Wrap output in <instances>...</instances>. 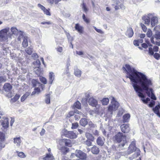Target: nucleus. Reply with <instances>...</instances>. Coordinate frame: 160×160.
<instances>
[{
    "label": "nucleus",
    "mask_w": 160,
    "mask_h": 160,
    "mask_svg": "<svg viewBox=\"0 0 160 160\" xmlns=\"http://www.w3.org/2000/svg\"><path fill=\"white\" fill-rule=\"evenodd\" d=\"M152 32L151 30H149L148 31L147 33V35L148 37H150L152 36Z\"/></svg>",
    "instance_id": "obj_57"
},
{
    "label": "nucleus",
    "mask_w": 160,
    "mask_h": 160,
    "mask_svg": "<svg viewBox=\"0 0 160 160\" xmlns=\"http://www.w3.org/2000/svg\"><path fill=\"white\" fill-rule=\"evenodd\" d=\"M6 80V78L4 77L0 76V83L2 82H5Z\"/></svg>",
    "instance_id": "obj_55"
},
{
    "label": "nucleus",
    "mask_w": 160,
    "mask_h": 160,
    "mask_svg": "<svg viewBox=\"0 0 160 160\" xmlns=\"http://www.w3.org/2000/svg\"><path fill=\"white\" fill-rule=\"evenodd\" d=\"M116 140H120L125 139V137L123 135L122 133L118 132L115 136Z\"/></svg>",
    "instance_id": "obj_14"
},
{
    "label": "nucleus",
    "mask_w": 160,
    "mask_h": 160,
    "mask_svg": "<svg viewBox=\"0 0 160 160\" xmlns=\"http://www.w3.org/2000/svg\"><path fill=\"white\" fill-rule=\"evenodd\" d=\"M156 40H158V39H160V35L159 33H156L155 36Z\"/></svg>",
    "instance_id": "obj_64"
},
{
    "label": "nucleus",
    "mask_w": 160,
    "mask_h": 160,
    "mask_svg": "<svg viewBox=\"0 0 160 160\" xmlns=\"http://www.w3.org/2000/svg\"><path fill=\"white\" fill-rule=\"evenodd\" d=\"M74 74L75 75L78 77H80L81 74V71L78 69H76L74 71Z\"/></svg>",
    "instance_id": "obj_34"
},
{
    "label": "nucleus",
    "mask_w": 160,
    "mask_h": 160,
    "mask_svg": "<svg viewBox=\"0 0 160 160\" xmlns=\"http://www.w3.org/2000/svg\"><path fill=\"white\" fill-rule=\"evenodd\" d=\"M10 30L8 27L0 31V38L1 41L7 40L8 37H11V34L8 33Z\"/></svg>",
    "instance_id": "obj_3"
},
{
    "label": "nucleus",
    "mask_w": 160,
    "mask_h": 160,
    "mask_svg": "<svg viewBox=\"0 0 160 160\" xmlns=\"http://www.w3.org/2000/svg\"><path fill=\"white\" fill-rule=\"evenodd\" d=\"M30 92H27L25 93L21 98V101L22 102H23L30 95Z\"/></svg>",
    "instance_id": "obj_27"
},
{
    "label": "nucleus",
    "mask_w": 160,
    "mask_h": 160,
    "mask_svg": "<svg viewBox=\"0 0 160 160\" xmlns=\"http://www.w3.org/2000/svg\"><path fill=\"white\" fill-rule=\"evenodd\" d=\"M120 128L122 131L124 133L128 132L130 130L128 124H123L121 125Z\"/></svg>",
    "instance_id": "obj_9"
},
{
    "label": "nucleus",
    "mask_w": 160,
    "mask_h": 160,
    "mask_svg": "<svg viewBox=\"0 0 160 160\" xmlns=\"http://www.w3.org/2000/svg\"><path fill=\"white\" fill-rule=\"evenodd\" d=\"M62 135H64L66 137L68 138L69 131H68L66 129H63L61 132Z\"/></svg>",
    "instance_id": "obj_31"
},
{
    "label": "nucleus",
    "mask_w": 160,
    "mask_h": 160,
    "mask_svg": "<svg viewBox=\"0 0 160 160\" xmlns=\"http://www.w3.org/2000/svg\"><path fill=\"white\" fill-rule=\"evenodd\" d=\"M140 150L139 149L135 146V142L134 141H132L127 151V154H130L133 153L132 156L129 158L131 160H132L137 157L140 154Z\"/></svg>",
    "instance_id": "obj_2"
},
{
    "label": "nucleus",
    "mask_w": 160,
    "mask_h": 160,
    "mask_svg": "<svg viewBox=\"0 0 160 160\" xmlns=\"http://www.w3.org/2000/svg\"><path fill=\"white\" fill-rule=\"evenodd\" d=\"M154 30L156 33H160V25L156 26L154 28Z\"/></svg>",
    "instance_id": "obj_42"
},
{
    "label": "nucleus",
    "mask_w": 160,
    "mask_h": 160,
    "mask_svg": "<svg viewBox=\"0 0 160 160\" xmlns=\"http://www.w3.org/2000/svg\"><path fill=\"white\" fill-rule=\"evenodd\" d=\"M6 138V136L5 134L2 132H0V140H4Z\"/></svg>",
    "instance_id": "obj_45"
},
{
    "label": "nucleus",
    "mask_w": 160,
    "mask_h": 160,
    "mask_svg": "<svg viewBox=\"0 0 160 160\" xmlns=\"http://www.w3.org/2000/svg\"><path fill=\"white\" fill-rule=\"evenodd\" d=\"M52 22H51L50 21H47V22H41V24H47V25H51L52 24Z\"/></svg>",
    "instance_id": "obj_59"
},
{
    "label": "nucleus",
    "mask_w": 160,
    "mask_h": 160,
    "mask_svg": "<svg viewBox=\"0 0 160 160\" xmlns=\"http://www.w3.org/2000/svg\"><path fill=\"white\" fill-rule=\"evenodd\" d=\"M152 16V15L151 14H149L147 16H144L142 18V19L144 21V23L146 24L149 25L150 23V19Z\"/></svg>",
    "instance_id": "obj_10"
},
{
    "label": "nucleus",
    "mask_w": 160,
    "mask_h": 160,
    "mask_svg": "<svg viewBox=\"0 0 160 160\" xmlns=\"http://www.w3.org/2000/svg\"><path fill=\"white\" fill-rule=\"evenodd\" d=\"M93 28L96 30V31L98 33H101V34H103V33H104L103 32L101 29H98L95 26H93Z\"/></svg>",
    "instance_id": "obj_49"
},
{
    "label": "nucleus",
    "mask_w": 160,
    "mask_h": 160,
    "mask_svg": "<svg viewBox=\"0 0 160 160\" xmlns=\"http://www.w3.org/2000/svg\"><path fill=\"white\" fill-rule=\"evenodd\" d=\"M130 115L129 114H125L123 117V122H128L130 119Z\"/></svg>",
    "instance_id": "obj_24"
},
{
    "label": "nucleus",
    "mask_w": 160,
    "mask_h": 160,
    "mask_svg": "<svg viewBox=\"0 0 160 160\" xmlns=\"http://www.w3.org/2000/svg\"><path fill=\"white\" fill-rule=\"evenodd\" d=\"M68 138L71 139H74L77 137V135L73 131H69Z\"/></svg>",
    "instance_id": "obj_22"
},
{
    "label": "nucleus",
    "mask_w": 160,
    "mask_h": 160,
    "mask_svg": "<svg viewBox=\"0 0 160 160\" xmlns=\"http://www.w3.org/2000/svg\"><path fill=\"white\" fill-rule=\"evenodd\" d=\"M73 106L78 109H80L81 108V104L79 102L77 101L74 104Z\"/></svg>",
    "instance_id": "obj_38"
},
{
    "label": "nucleus",
    "mask_w": 160,
    "mask_h": 160,
    "mask_svg": "<svg viewBox=\"0 0 160 160\" xmlns=\"http://www.w3.org/2000/svg\"><path fill=\"white\" fill-rule=\"evenodd\" d=\"M4 141H0V149L2 148H4L5 146Z\"/></svg>",
    "instance_id": "obj_58"
},
{
    "label": "nucleus",
    "mask_w": 160,
    "mask_h": 160,
    "mask_svg": "<svg viewBox=\"0 0 160 160\" xmlns=\"http://www.w3.org/2000/svg\"><path fill=\"white\" fill-rule=\"evenodd\" d=\"M10 56L11 57H12V59L16 60H18L17 59L18 58L16 57L15 53H11Z\"/></svg>",
    "instance_id": "obj_50"
},
{
    "label": "nucleus",
    "mask_w": 160,
    "mask_h": 160,
    "mask_svg": "<svg viewBox=\"0 0 160 160\" xmlns=\"http://www.w3.org/2000/svg\"><path fill=\"white\" fill-rule=\"evenodd\" d=\"M88 102L89 104L92 107H95L97 108L99 107V106L98 104V101L93 97L89 98Z\"/></svg>",
    "instance_id": "obj_7"
},
{
    "label": "nucleus",
    "mask_w": 160,
    "mask_h": 160,
    "mask_svg": "<svg viewBox=\"0 0 160 160\" xmlns=\"http://www.w3.org/2000/svg\"><path fill=\"white\" fill-rule=\"evenodd\" d=\"M78 126V124L77 122L73 123L72 124L71 128L72 129H76Z\"/></svg>",
    "instance_id": "obj_44"
},
{
    "label": "nucleus",
    "mask_w": 160,
    "mask_h": 160,
    "mask_svg": "<svg viewBox=\"0 0 160 160\" xmlns=\"http://www.w3.org/2000/svg\"><path fill=\"white\" fill-rule=\"evenodd\" d=\"M19 36L18 38V41H20L21 38H22L23 39V38L24 37L23 36V32L21 31H19Z\"/></svg>",
    "instance_id": "obj_41"
},
{
    "label": "nucleus",
    "mask_w": 160,
    "mask_h": 160,
    "mask_svg": "<svg viewBox=\"0 0 160 160\" xmlns=\"http://www.w3.org/2000/svg\"><path fill=\"white\" fill-rule=\"evenodd\" d=\"M122 69L126 73L127 78L130 79L131 84L138 95L142 98L141 99L144 103H146L150 100V99L147 98L146 99H144L145 97L141 92L143 91H145L148 96L152 99H156L151 88L152 85L151 79L148 78L143 73L138 72L134 68L131 67L129 65L126 64L125 67L122 68Z\"/></svg>",
    "instance_id": "obj_1"
},
{
    "label": "nucleus",
    "mask_w": 160,
    "mask_h": 160,
    "mask_svg": "<svg viewBox=\"0 0 160 160\" xmlns=\"http://www.w3.org/2000/svg\"><path fill=\"white\" fill-rule=\"evenodd\" d=\"M61 0H48L47 1L50 4H52L54 3L57 4L61 1Z\"/></svg>",
    "instance_id": "obj_37"
},
{
    "label": "nucleus",
    "mask_w": 160,
    "mask_h": 160,
    "mask_svg": "<svg viewBox=\"0 0 160 160\" xmlns=\"http://www.w3.org/2000/svg\"><path fill=\"white\" fill-rule=\"evenodd\" d=\"M84 143L88 146H91L92 144L90 141H86L84 142Z\"/></svg>",
    "instance_id": "obj_61"
},
{
    "label": "nucleus",
    "mask_w": 160,
    "mask_h": 160,
    "mask_svg": "<svg viewBox=\"0 0 160 160\" xmlns=\"http://www.w3.org/2000/svg\"><path fill=\"white\" fill-rule=\"evenodd\" d=\"M82 18L84 21L86 23H88L90 22L89 20L85 17V15L84 14L82 15Z\"/></svg>",
    "instance_id": "obj_48"
},
{
    "label": "nucleus",
    "mask_w": 160,
    "mask_h": 160,
    "mask_svg": "<svg viewBox=\"0 0 160 160\" xmlns=\"http://www.w3.org/2000/svg\"><path fill=\"white\" fill-rule=\"evenodd\" d=\"M101 102L103 105H106L108 104L109 100L108 98H103Z\"/></svg>",
    "instance_id": "obj_32"
},
{
    "label": "nucleus",
    "mask_w": 160,
    "mask_h": 160,
    "mask_svg": "<svg viewBox=\"0 0 160 160\" xmlns=\"http://www.w3.org/2000/svg\"><path fill=\"white\" fill-rule=\"evenodd\" d=\"M66 34L68 39L70 41H72V38L70 36L69 33L68 32H66Z\"/></svg>",
    "instance_id": "obj_60"
},
{
    "label": "nucleus",
    "mask_w": 160,
    "mask_h": 160,
    "mask_svg": "<svg viewBox=\"0 0 160 160\" xmlns=\"http://www.w3.org/2000/svg\"><path fill=\"white\" fill-rule=\"evenodd\" d=\"M62 142L64 143L65 145L68 147H71L72 146V143L71 141H62Z\"/></svg>",
    "instance_id": "obj_35"
},
{
    "label": "nucleus",
    "mask_w": 160,
    "mask_h": 160,
    "mask_svg": "<svg viewBox=\"0 0 160 160\" xmlns=\"http://www.w3.org/2000/svg\"><path fill=\"white\" fill-rule=\"evenodd\" d=\"M82 8L83 9V11L85 12H87L88 11V9L87 8L85 4L83 3L82 4Z\"/></svg>",
    "instance_id": "obj_51"
},
{
    "label": "nucleus",
    "mask_w": 160,
    "mask_h": 160,
    "mask_svg": "<svg viewBox=\"0 0 160 160\" xmlns=\"http://www.w3.org/2000/svg\"><path fill=\"white\" fill-rule=\"evenodd\" d=\"M158 22V19L157 17H153L151 18V24L152 27H154Z\"/></svg>",
    "instance_id": "obj_16"
},
{
    "label": "nucleus",
    "mask_w": 160,
    "mask_h": 160,
    "mask_svg": "<svg viewBox=\"0 0 160 160\" xmlns=\"http://www.w3.org/2000/svg\"><path fill=\"white\" fill-rule=\"evenodd\" d=\"M111 104L109 105L108 110V112L112 114L113 111H115L117 110L119 107V104L118 102L115 100L114 97H111Z\"/></svg>",
    "instance_id": "obj_4"
},
{
    "label": "nucleus",
    "mask_w": 160,
    "mask_h": 160,
    "mask_svg": "<svg viewBox=\"0 0 160 160\" xmlns=\"http://www.w3.org/2000/svg\"><path fill=\"white\" fill-rule=\"evenodd\" d=\"M50 94H48L45 96V102L47 104H49L50 103Z\"/></svg>",
    "instance_id": "obj_36"
},
{
    "label": "nucleus",
    "mask_w": 160,
    "mask_h": 160,
    "mask_svg": "<svg viewBox=\"0 0 160 160\" xmlns=\"http://www.w3.org/2000/svg\"><path fill=\"white\" fill-rule=\"evenodd\" d=\"M25 51L28 54L31 55L32 52V48L29 47L26 49Z\"/></svg>",
    "instance_id": "obj_43"
},
{
    "label": "nucleus",
    "mask_w": 160,
    "mask_h": 160,
    "mask_svg": "<svg viewBox=\"0 0 160 160\" xmlns=\"http://www.w3.org/2000/svg\"><path fill=\"white\" fill-rule=\"evenodd\" d=\"M86 136L87 138V140H93L94 138L92 135L88 132L86 133Z\"/></svg>",
    "instance_id": "obj_30"
},
{
    "label": "nucleus",
    "mask_w": 160,
    "mask_h": 160,
    "mask_svg": "<svg viewBox=\"0 0 160 160\" xmlns=\"http://www.w3.org/2000/svg\"><path fill=\"white\" fill-rule=\"evenodd\" d=\"M18 156L21 158H25L26 156L25 154L22 152H20L18 153Z\"/></svg>",
    "instance_id": "obj_47"
},
{
    "label": "nucleus",
    "mask_w": 160,
    "mask_h": 160,
    "mask_svg": "<svg viewBox=\"0 0 160 160\" xmlns=\"http://www.w3.org/2000/svg\"><path fill=\"white\" fill-rule=\"evenodd\" d=\"M158 47L157 46H154L153 48L150 47L148 48V53L149 55H152L154 54V52H158Z\"/></svg>",
    "instance_id": "obj_12"
},
{
    "label": "nucleus",
    "mask_w": 160,
    "mask_h": 160,
    "mask_svg": "<svg viewBox=\"0 0 160 160\" xmlns=\"http://www.w3.org/2000/svg\"><path fill=\"white\" fill-rule=\"evenodd\" d=\"M75 28V30L79 33L81 34L83 33V27L80 26L79 24L77 23L76 24Z\"/></svg>",
    "instance_id": "obj_13"
},
{
    "label": "nucleus",
    "mask_w": 160,
    "mask_h": 160,
    "mask_svg": "<svg viewBox=\"0 0 160 160\" xmlns=\"http://www.w3.org/2000/svg\"><path fill=\"white\" fill-rule=\"evenodd\" d=\"M74 112L73 111L70 112L67 115V117L68 118H70V117L72 116L74 114Z\"/></svg>",
    "instance_id": "obj_53"
},
{
    "label": "nucleus",
    "mask_w": 160,
    "mask_h": 160,
    "mask_svg": "<svg viewBox=\"0 0 160 160\" xmlns=\"http://www.w3.org/2000/svg\"><path fill=\"white\" fill-rule=\"evenodd\" d=\"M43 160H54V158L52 154L49 153L46 154V156L43 158Z\"/></svg>",
    "instance_id": "obj_19"
},
{
    "label": "nucleus",
    "mask_w": 160,
    "mask_h": 160,
    "mask_svg": "<svg viewBox=\"0 0 160 160\" xmlns=\"http://www.w3.org/2000/svg\"><path fill=\"white\" fill-rule=\"evenodd\" d=\"M155 40V41L154 40V38L153 37L151 38V41L152 43L154 44L157 45L158 46L160 45V42L159 40Z\"/></svg>",
    "instance_id": "obj_28"
},
{
    "label": "nucleus",
    "mask_w": 160,
    "mask_h": 160,
    "mask_svg": "<svg viewBox=\"0 0 160 160\" xmlns=\"http://www.w3.org/2000/svg\"><path fill=\"white\" fill-rule=\"evenodd\" d=\"M154 112L157 114V115L160 117V106H156L153 109Z\"/></svg>",
    "instance_id": "obj_17"
},
{
    "label": "nucleus",
    "mask_w": 160,
    "mask_h": 160,
    "mask_svg": "<svg viewBox=\"0 0 160 160\" xmlns=\"http://www.w3.org/2000/svg\"><path fill=\"white\" fill-rule=\"evenodd\" d=\"M141 26L142 27V29L144 32H146L147 31V28L146 26H145L143 24L141 23Z\"/></svg>",
    "instance_id": "obj_56"
},
{
    "label": "nucleus",
    "mask_w": 160,
    "mask_h": 160,
    "mask_svg": "<svg viewBox=\"0 0 160 160\" xmlns=\"http://www.w3.org/2000/svg\"><path fill=\"white\" fill-rule=\"evenodd\" d=\"M91 151L93 154H97L99 153V150L98 147L94 146L91 148Z\"/></svg>",
    "instance_id": "obj_18"
},
{
    "label": "nucleus",
    "mask_w": 160,
    "mask_h": 160,
    "mask_svg": "<svg viewBox=\"0 0 160 160\" xmlns=\"http://www.w3.org/2000/svg\"><path fill=\"white\" fill-rule=\"evenodd\" d=\"M80 123L82 126L85 127L88 124V121L86 118H83L80 120Z\"/></svg>",
    "instance_id": "obj_26"
},
{
    "label": "nucleus",
    "mask_w": 160,
    "mask_h": 160,
    "mask_svg": "<svg viewBox=\"0 0 160 160\" xmlns=\"http://www.w3.org/2000/svg\"><path fill=\"white\" fill-rule=\"evenodd\" d=\"M118 142L120 143L119 145V146L120 148L123 147L125 144H126L127 141H117Z\"/></svg>",
    "instance_id": "obj_33"
},
{
    "label": "nucleus",
    "mask_w": 160,
    "mask_h": 160,
    "mask_svg": "<svg viewBox=\"0 0 160 160\" xmlns=\"http://www.w3.org/2000/svg\"><path fill=\"white\" fill-rule=\"evenodd\" d=\"M8 120L7 118H6L2 122V124L3 128L5 129L7 128L8 127Z\"/></svg>",
    "instance_id": "obj_20"
},
{
    "label": "nucleus",
    "mask_w": 160,
    "mask_h": 160,
    "mask_svg": "<svg viewBox=\"0 0 160 160\" xmlns=\"http://www.w3.org/2000/svg\"><path fill=\"white\" fill-rule=\"evenodd\" d=\"M39 87H35L34 89V91L32 92L31 95H34L35 94H39L41 92V90Z\"/></svg>",
    "instance_id": "obj_21"
},
{
    "label": "nucleus",
    "mask_w": 160,
    "mask_h": 160,
    "mask_svg": "<svg viewBox=\"0 0 160 160\" xmlns=\"http://www.w3.org/2000/svg\"><path fill=\"white\" fill-rule=\"evenodd\" d=\"M39 80L41 82L44 84H46L47 83L46 79L40 76L39 77Z\"/></svg>",
    "instance_id": "obj_40"
},
{
    "label": "nucleus",
    "mask_w": 160,
    "mask_h": 160,
    "mask_svg": "<svg viewBox=\"0 0 160 160\" xmlns=\"http://www.w3.org/2000/svg\"><path fill=\"white\" fill-rule=\"evenodd\" d=\"M38 6L40 9H41L42 11H43L45 14H46L47 15H51V14L49 11V10L46 8L44 7L40 4H38Z\"/></svg>",
    "instance_id": "obj_11"
},
{
    "label": "nucleus",
    "mask_w": 160,
    "mask_h": 160,
    "mask_svg": "<svg viewBox=\"0 0 160 160\" xmlns=\"http://www.w3.org/2000/svg\"><path fill=\"white\" fill-rule=\"evenodd\" d=\"M32 83L33 87H40L42 88V90L44 88V85L39 82L37 80L35 79H32Z\"/></svg>",
    "instance_id": "obj_8"
},
{
    "label": "nucleus",
    "mask_w": 160,
    "mask_h": 160,
    "mask_svg": "<svg viewBox=\"0 0 160 160\" xmlns=\"http://www.w3.org/2000/svg\"><path fill=\"white\" fill-rule=\"evenodd\" d=\"M126 34L129 38L132 37L133 35V32L132 29L131 28H128Z\"/></svg>",
    "instance_id": "obj_15"
},
{
    "label": "nucleus",
    "mask_w": 160,
    "mask_h": 160,
    "mask_svg": "<svg viewBox=\"0 0 160 160\" xmlns=\"http://www.w3.org/2000/svg\"><path fill=\"white\" fill-rule=\"evenodd\" d=\"M89 126L92 128H95L96 127V124H94L92 122L90 121L88 122Z\"/></svg>",
    "instance_id": "obj_46"
},
{
    "label": "nucleus",
    "mask_w": 160,
    "mask_h": 160,
    "mask_svg": "<svg viewBox=\"0 0 160 160\" xmlns=\"http://www.w3.org/2000/svg\"><path fill=\"white\" fill-rule=\"evenodd\" d=\"M11 31L13 34L17 35L19 32L18 30L15 27H12L11 28Z\"/></svg>",
    "instance_id": "obj_29"
},
{
    "label": "nucleus",
    "mask_w": 160,
    "mask_h": 160,
    "mask_svg": "<svg viewBox=\"0 0 160 160\" xmlns=\"http://www.w3.org/2000/svg\"><path fill=\"white\" fill-rule=\"evenodd\" d=\"M12 88V87L11 84L8 83H5L3 86L5 91L6 92H8L7 96L9 98L11 97L12 96V93L10 92Z\"/></svg>",
    "instance_id": "obj_5"
},
{
    "label": "nucleus",
    "mask_w": 160,
    "mask_h": 160,
    "mask_svg": "<svg viewBox=\"0 0 160 160\" xmlns=\"http://www.w3.org/2000/svg\"><path fill=\"white\" fill-rule=\"evenodd\" d=\"M56 50L57 51L62 53L63 51V48L62 47H58L56 48Z\"/></svg>",
    "instance_id": "obj_54"
},
{
    "label": "nucleus",
    "mask_w": 160,
    "mask_h": 160,
    "mask_svg": "<svg viewBox=\"0 0 160 160\" xmlns=\"http://www.w3.org/2000/svg\"><path fill=\"white\" fill-rule=\"evenodd\" d=\"M27 39L28 37L26 36H24L23 38L22 45L25 48L27 47L28 45Z\"/></svg>",
    "instance_id": "obj_23"
},
{
    "label": "nucleus",
    "mask_w": 160,
    "mask_h": 160,
    "mask_svg": "<svg viewBox=\"0 0 160 160\" xmlns=\"http://www.w3.org/2000/svg\"><path fill=\"white\" fill-rule=\"evenodd\" d=\"M54 79V75L52 72H50L49 74V82L50 84H52L53 80Z\"/></svg>",
    "instance_id": "obj_25"
},
{
    "label": "nucleus",
    "mask_w": 160,
    "mask_h": 160,
    "mask_svg": "<svg viewBox=\"0 0 160 160\" xmlns=\"http://www.w3.org/2000/svg\"><path fill=\"white\" fill-rule=\"evenodd\" d=\"M20 97V96L19 95H16L13 98L11 99V102H14L16 101L19 99Z\"/></svg>",
    "instance_id": "obj_39"
},
{
    "label": "nucleus",
    "mask_w": 160,
    "mask_h": 160,
    "mask_svg": "<svg viewBox=\"0 0 160 160\" xmlns=\"http://www.w3.org/2000/svg\"><path fill=\"white\" fill-rule=\"evenodd\" d=\"M153 55L154 58L157 60H158L160 58V55L159 53H155V54Z\"/></svg>",
    "instance_id": "obj_52"
},
{
    "label": "nucleus",
    "mask_w": 160,
    "mask_h": 160,
    "mask_svg": "<svg viewBox=\"0 0 160 160\" xmlns=\"http://www.w3.org/2000/svg\"><path fill=\"white\" fill-rule=\"evenodd\" d=\"M32 56L34 58V59H36L38 58V56L37 53H33L32 54Z\"/></svg>",
    "instance_id": "obj_62"
},
{
    "label": "nucleus",
    "mask_w": 160,
    "mask_h": 160,
    "mask_svg": "<svg viewBox=\"0 0 160 160\" xmlns=\"http://www.w3.org/2000/svg\"><path fill=\"white\" fill-rule=\"evenodd\" d=\"M76 156L81 159H85L86 158V154L81 151L77 150L76 151Z\"/></svg>",
    "instance_id": "obj_6"
},
{
    "label": "nucleus",
    "mask_w": 160,
    "mask_h": 160,
    "mask_svg": "<svg viewBox=\"0 0 160 160\" xmlns=\"http://www.w3.org/2000/svg\"><path fill=\"white\" fill-rule=\"evenodd\" d=\"M45 132V130L44 128H42L41 131L40 132V135L41 136L43 135L44 134Z\"/></svg>",
    "instance_id": "obj_63"
}]
</instances>
